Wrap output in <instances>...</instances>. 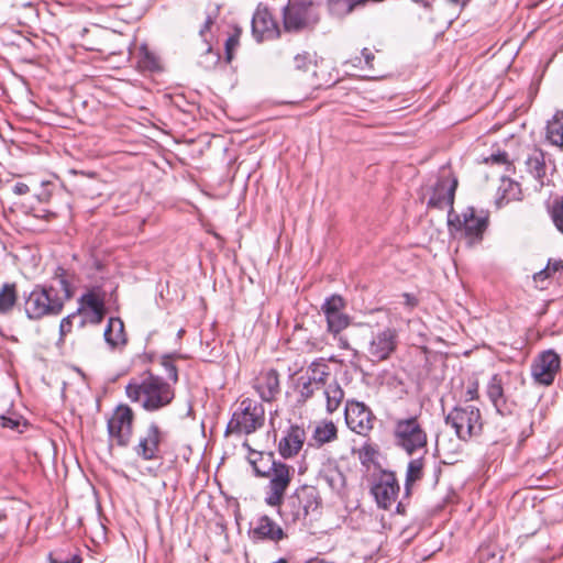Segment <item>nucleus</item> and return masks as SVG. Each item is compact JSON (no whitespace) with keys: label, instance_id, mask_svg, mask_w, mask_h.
<instances>
[{"label":"nucleus","instance_id":"nucleus-39","mask_svg":"<svg viewBox=\"0 0 563 563\" xmlns=\"http://www.w3.org/2000/svg\"><path fill=\"white\" fill-rule=\"evenodd\" d=\"M68 276V272L62 266H58L55 269L54 279L58 283L59 288L63 291V296H60V299H64V303L73 297L71 283Z\"/></svg>","mask_w":563,"mask_h":563},{"label":"nucleus","instance_id":"nucleus-42","mask_svg":"<svg viewBox=\"0 0 563 563\" xmlns=\"http://www.w3.org/2000/svg\"><path fill=\"white\" fill-rule=\"evenodd\" d=\"M177 356L176 353H167L161 356L159 364L164 368L167 377L173 383L178 382V369L174 363V358Z\"/></svg>","mask_w":563,"mask_h":563},{"label":"nucleus","instance_id":"nucleus-52","mask_svg":"<svg viewBox=\"0 0 563 563\" xmlns=\"http://www.w3.org/2000/svg\"><path fill=\"white\" fill-rule=\"evenodd\" d=\"M508 161V155L506 152H498L497 154H492L489 157L485 159L486 163L492 164H506Z\"/></svg>","mask_w":563,"mask_h":563},{"label":"nucleus","instance_id":"nucleus-21","mask_svg":"<svg viewBox=\"0 0 563 563\" xmlns=\"http://www.w3.org/2000/svg\"><path fill=\"white\" fill-rule=\"evenodd\" d=\"M79 307L78 313L87 311L88 321L92 324H99L106 314L104 297L97 294L95 290H90L78 300Z\"/></svg>","mask_w":563,"mask_h":563},{"label":"nucleus","instance_id":"nucleus-58","mask_svg":"<svg viewBox=\"0 0 563 563\" xmlns=\"http://www.w3.org/2000/svg\"><path fill=\"white\" fill-rule=\"evenodd\" d=\"M36 217L48 220L49 218L56 217V212L43 209L36 214Z\"/></svg>","mask_w":563,"mask_h":563},{"label":"nucleus","instance_id":"nucleus-10","mask_svg":"<svg viewBox=\"0 0 563 563\" xmlns=\"http://www.w3.org/2000/svg\"><path fill=\"white\" fill-rule=\"evenodd\" d=\"M134 412L128 405H119L107 421L109 439L118 446H128L133 434Z\"/></svg>","mask_w":563,"mask_h":563},{"label":"nucleus","instance_id":"nucleus-8","mask_svg":"<svg viewBox=\"0 0 563 563\" xmlns=\"http://www.w3.org/2000/svg\"><path fill=\"white\" fill-rule=\"evenodd\" d=\"M448 224L451 231L462 232L470 243L478 242L487 229L488 212L477 213L473 207H467L461 216L448 213Z\"/></svg>","mask_w":563,"mask_h":563},{"label":"nucleus","instance_id":"nucleus-6","mask_svg":"<svg viewBox=\"0 0 563 563\" xmlns=\"http://www.w3.org/2000/svg\"><path fill=\"white\" fill-rule=\"evenodd\" d=\"M265 420V410L262 404L251 398L240 401L239 409L233 412L229 421L225 434H251L262 428Z\"/></svg>","mask_w":563,"mask_h":563},{"label":"nucleus","instance_id":"nucleus-17","mask_svg":"<svg viewBox=\"0 0 563 563\" xmlns=\"http://www.w3.org/2000/svg\"><path fill=\"white\" fill-rule=\"evenodd\" d=\"M561 360L553 350H548L539 354L531 366L533 378L543 385L553 383L554 377L560 369Z\"/></svg>","mask_w":563,"mask_h":563},{"label":"nucleus","instance_id":"nucleus-44","mask_svg":"<svg viewBox=\"0 0 563 563\" xmlns=\"http://www.w3.org/2000/svg\"><path fill=\"white\" fill-rule=\"evenodd\" d=\"M552 220L556 229L563 233V196L553 203Z\"/></svg>","mask_w":563,"mask_h":563},{"label":"nucleus","instance_id":"nucleus-2","mask_svg":"<svg viewBox=\"0 0 563 563\" xmlns=\"http://www.w3.org/2000/svg\"><path fill=\"white\" fill-rule=\"evenodd\" d=\"M125 394L131 401L139 402L148 412L167 407L175 398L174 387L151 371H145L140 382L135 379L129 382Z\"/></svg>","mask_w":563,"mask_h":563},{"label":"nucleus","instance_id":"nucleus-28","mask_svg":"<svg viewBox=\"0 0 563 563\" xmlns=\"http://www.w3.org/2000/svg\"><path fill=\"white\" fill-rule=\"evenodd\" d=\"M547 157L548 154L543 150L536 147L526 159L528 172L541 185H543V178L547 174Z\"/></svg>","mask_w":563,"mask_h":563},{"label":"nucleus","instance_id":"nucleus-59","mask_svg":"<svg viewBox=\"0 0 563 563\" xmlns=\"http://www.w3.org/2000/svg\"><path fill=\"white\" fill-rule=\"evenodd\" d=\"M415 3H420L424 9H431L434 0H411Z\"/></svg>","mask_w":563,"mask_h":563},{"label":"nucleus","instance_id":"nucleus-43","mask_svg":"<svg viewBox=\"0 0 563 563\" xmlns=\"http://www.w3.org/2000/svg\"><path fill=\"white\" fill-rule=\"evenodd\" d=\"M241 29L235 27L234 32L227 38L224 44V59L229 64L233 59V53L240 44Z\"/></svg>","mask_w":563,"mask_h":563},{"label":"nucleus","instance_id":"nucleus-53","mask_svg":"<svg viewBox=\"0 0 563 563\" xmlns=\"http://www.w3.org/2000/svg\"><path fill=\"white\" fill-rule=\"evenodd\" d=\"M478 382L474 380L467 386L465 398L467 401L475 400L478 398Z\"/></svg>","mask_w":563,"mask_h":563},{"label":"nucleus","instance_id":"nucleus-23","mask_svg":"<svg viewBox=\"0 0 563 563\" xmlns=\"http://www.w3.org/2000/svg\"><path fill=\"white\" fill-rule=\"evenodd\" d=\"M499 539V533H493L478 547V563H503L505 548Z\"/></svg>","mask_w":563,"mask_h":563},{"label":"nucleus","instance_id":"nucleus-60","mask_svg":"<svg viewBox=\"0 0 563 563\" xmlns=\"http://www.w3.org/2000/svg\"><path fill=\"white\" fill-rule=\"evenodd\" d=\"M265 519V523H261L258 528H268V529H272V528H278L273 521H271L268 518H264Z\"/></svg>","mask_w":563,"mask_h":563},{"label":"nucleus","instance_id":"nucleus-55","mask_svg":"<svg viewBox=\"0 0 563 563\" xmlns=\"http://www.w3.org/2000/svg\"><path fill=\"white\" fill-rule=\"evenodd\" d=\"M48 559H49L51 563H81V561H82V559L78 554H74L70 559H68L66 561H59V560L55 559L53 556V554L51 553Z\"/></svg>","mask_w":563,"mask_h":563},{"label":"nucleus","instance_id":"nucleus-50","mask_svg":"<svg viewBox=\"0 0 563 563\" xmlns=\"http://www.w3.org/2000/svg\"><path fill=\"white\" fill-rule=\"evenodd\" d=\"M294 62H295L296 69L307 70V66L310 63L309 54L308 53L297 54L294 58Z\"/></svg>","mask_w":563,"mask_h":563},{"label":"nucleus","instance_id":"nucleus-36","mask_svg":"<svg viewBox=\"0 0 563 563\" xmlns=\"http://www.w3.org/2000/svg\"><path fill=\"white\" fill-rule=\"evenodd\" d=\"M366 0H328V8L332 15L343 16L349 14L357 4Z\"/></svg>","mask_w":563,"mask_h":563},{"label":"nucleus","instance_id":"nucleus-38","mask_svg":"<svg viewBox=\"0 0 563 563\" xmlns=\"http://www.w3.org/2000/svg\"><path fill=\"white\" fill-rule=\"evenodd\" d=\"M205 52L200 55L198 64L206 70H211L221 60V54L219 51L213 49L210 41H208Z\"/></svg>","mask_w":563,"mask_h":563},{"label":"nucleus","instance_id":"nucleus-11","mask_svg":"<svg viewBox=\"0 0 563 563\" xmlns=\"http://www.w3.org/2000/svg\"><path fill=\"white\" fill-rule=\"evenodd\" d=\"M345 422L355 433L367 437L374 428L376 417L362 401L347 400L344 409Z\"/></svg>","mask_w":563,"mask_h":563},{"label":"nucleus","instance_id":"nucleus-45","mask_svg":"<svg viewBox=\"0 0 563 563\" xmlns=\"http://www.w3.org/2000/svg\"><path fill=\"white\" fill-rule=\"evenodd\" d=\"M316 539L322 541V544L314 547L319 554L327 553L335 548V541L325 530L321 531L320 536L317 537Z\"/></svg>","mask_w":563,"mask_h":563},{"label":"nucleus","instance_id":"nucleus-3","mask_svg":"<svg viewBox=\"0 0 563 563\" xmlns=\"http://www.w3.org/2000/svg\"><path fill=\"white\" fill-rule=\"evenodd\" d=\"M321 500L314 486L298 487L280 506L279 514L286 525H307V518L317 514Z\"/></svg>","mask_w":563,"mask_h":563},{"label":"nucleus","instance_id":"nucleus-48","mask_svg":"<svg viewBox=\"0 0 563 563\" xmlns=\"http://www.w3.org/2000/svg\"><path fill=\"white\" fill-rule=\"evenodd\" d=\"M78 314V312L70 313L63 318L59 323V335L60 339H64L73 329V319Z\"/></svg>","mask_w":563,"mask_h":563},{"label":"nucleus","instance_id":"nucleus-35","mask_svg":"<svg viewBox=\"0 0 563 563\" xmlns=\"http://www.w3.org/2000/svg\"><path fill=\"white\" fill-rule=\"evenodd\" d=\"M324 395L327 399V411L329 413H332L341 405V401L344 397V391L341 388L340 384L336 380H334L333 383H330L327 386V388L324 389Z\"/></svg>","mask_w":563,"mask_h":563},{"label":"nucleus","instance_id":"nucleus-16","mask_svg":"<svg viewBox=\"0 0 563 563\" xmlns=\"http://www.w3.org/2000/svg\"><path fill=\"white\" fill-rule=\"evenodd\" d=\"M457 188V179L453 175H442L437 180L432 194L429 198L428 206L437 209L450 208L449 213L453 214V203L455 190Z\"/></svg>","mask_w":563,"mask_h":563},{"label":"nucleus","instance_id":"nucleus-22","mask_svg":"<svg viewBox=\"0 0 563 563\" xmlns=\"http://www.w3.org/2000/svg\"><path fill=\"white\" fill-rule=\"evenodd\" d=\"M328 375L329 373L321 369L319 364H311L307 371V375L298 378V388L301 400L306 401L311 398L314 390L319 389L320 386L324 384V379Z\"/></svg>","mask_w":563,"mask_h":563},{"label":"nucleus","instance_id":"nucleus-29","mask_svg":"<svg viewBox=\"0 0 563 563\" xmlns=\"http://www.w3.org/2000/svg\"><path fill=\"white\" fill-rule=\"evenodd\" d=\"M547 140L555 146L563 148V110H556L545 126Z\"/></svg>","mask_w":563,"mask_h":563},{"label":"nucleus","instance_id":"nucleus-27","mask_svg":"<svg viewBox=\"0 0 563 563\" xmlns=\"http://www.w3.org/2000/svg\"><path fill=\"white\" fill-rule=\"evenodd\" d=\"M137 69L143 74H157L164 69L159 56L152 52L146 44H142L139 48Z\"/></svg>","mask_w":563,"mask_h":563},{"label":"nucleus","instance_id":"nucleus-32","mask_svg":"<svg viewBox=\"0 0 563 563\" xmlns=\"http://www.w3.org/2000/svg\"><path fill=\"white\" fill-rule=\"evenodd\" d=\"M18 300L16 285L4 283L0 289V314L9 313Z\"/></svg>","mask_w":563,"mask_h":563},{"label":"nucleus","instance_id":"nucleus-31","mask_svg":"<svg viewBox=\"0 0 563 563\" xmlns=\"http://www.w3.org/2000/svg\"><path fill=\"white\" fill-rule=\"evenodd\" d=\"M498 191L500 195L496 202L499 207L508 203L511 200L519 199V195L521 194L520 185L509 178L501 179V185L499 186Z\"/></svg>","mask_w":563,"mask_h":563},{"label":"nucleus","instance_id":"nucleus-63","mask_svg":"<svg viewBox=\"0 0 563 563\" xmlns=\"http://www.w3.org/2000/svg\"><path fill=\"white\" fill-rule=\"evenodd\" d=\"M470 1L471 0H449V2H451V3L461 4V5H465Z\"/></svg>","mask_w":563,"mask_h":563},{"label":"nucleus","instance_id":"nucleus-40","mask_svg":"<svg viewBox=\"0 0 563 563\" xmlns=\"http://www.w3.org/2000/svg\"><path fill=\"white\" fill-rule=\"evenodd\" d=\"M344 308H345V300L343 299L342 296L336 295V294L327 297L324 299L323 303L321 305V311L324 314V317L332 314V313L340 312V311L344 310Z\"/></svg>","mask_w":563,"mask_h":563},{"label":"nucleus","instance_id":"nucleus-9","mask_svg":"<svg viewBox=\"0 0 563 563\" xmlns=\"http://www.w3.org/2000/svg\"><path fill=\"white\" fill-rule=\"evenodd\" d=\"M399 490L400 486L393 471L379 468L377 474L372 475L371 494L379 508L390 509Z\"/></svg>","mask_w":563,"mask_h":563},{"label":"nucleus","instance_id":"nucleus-15","mask_svg":"<svg viewBox=\"0 0 563 563\" xmlns=\"http://www.w3.org/2000/svg\"><path fill=\"white\" fill-rule=\"evenodd\" d=\"M252 35L257 43L274 40L279 36V27L267 7L258 5L252 22Z\"/></svg>","mask_w":563,"mask_h":563},{"label":"nucleus","instance_id":"nucleus-5","mask_svg":"<svg viewBox=\"0 0 563 563\" xmlns=\"http://www.w3.org/2000/svg\"><path fill=\"white\" fill-rule=\"evenodd\" d=\"M393 434L395 445L408 455L427 451L428 435L417 416L396 420Z\"/></svg>","mask_w":563,"mask_h":563},{"label":"nucleus","instance_id":"nucleus-61","mask_svg":"<svg viewBox=\"0 0 563 563\" xmlns=\"http://www.w3.org/2000/svg\"><path fill=\"white\" fill-rule=\"evenodd\" d=\"M339 346L341 349L349 350L350 349V343H349L347 339L340 336L339 338Z\"/></svg>","mask_w":563,"mask_h":563},{"label":"nucleus","instance_id":"nucleus-62","mask_svg":"<svg viewBox=\"0 0 563 563\" xmlns=\"http://www.w3.org/2000/svg\"><path fill=\"white\" fill-rule=\"evenodd\" d=\"M396 511L398 514H405L406 509H405V504L402 500H400L397 505H396Z\"/></svg>","mask_w":563,"mask_h":563},{"label":"nucleus","instance_id":"nucleus-64","mask_svg":"<svg viewBox=\"0 0 563 563\" xmlns=\"http://www.w3.org/2000/svg\"><path fill=\"white\" fill-rule=\"evenodd\" d=\"M184 332H185V330H184V329H180V330L178 331V336H181Z\"/></svg>","mask_w":563,"mask_h":563},{"label":"nucleus","instance_id":"nucleus-13","mask_svg":"<svg viewBox=\"0 0 563 563\" xmlns=\"http://www.w3.org/2000/svg\"><path fill=\"white\" fill-rule=\"evenodd\" d=\"M485 391L497 415L509 417L515 413L517 402L506 395L503 378L499 374H494L489 378Z\"/></svg>","mask_w":563,"mask_h":563},{"label":"nucleus","instance_id":"nucleus-46","mask_svg":"<svg viewBox=\"0 0 563 563\" xmlns=\"http://www.w3.org/2000/svg\"><path fill=\"white\" fill-rule=\"evenodd\" d=\"M218 10L219 9L217 8L212 13L207 14L206 20L199 30V35L205 43H208L209 41L207 33L210 31L211 26L214 24L218 18Z\"/></svg>","mask_w":563,"mask_h":563},{"label":"nucleus","instance_id":"nucleus-19","mask_svg":"<svg viewBox=\"0 0 563 563\" xmlns=\"http://www.w3.org/2000/svg\"><path fill=\"white\" fill-rule=\"evenodd\" d=\"M253 388L262 401H274L282 391L278 372L274 368L261 371L254 378Z\"/></svg>","mask_w":563,"mask_h":563},{"label":"nucleus","instance_id":"nucleus-12","mask_svg":"<svg viewBox=\"0 0 563 563\" xmlns=\"http://www.w3.org/2000/svg\"><path fill=\"white\" fill-rule=\"evenodd\" d=\"M166 433L156 422H151L143 435L140 437L137 444L133 448L137 457L143 461H156L162 459L161 444L164 442Z\"/></svg>","mask_w":563,"mask_h":563},{"label":"nucleus","instance_id":"nucleus-57","mask_svg":"<svg viewBox=\"0 0 563 563\" xmlns=\"http://www.w3.org/2000/svg\"><path fill=\"white\" fill-rule=\"evenodd\" d=\"M362 57L364 58V63L366 66L372 67V62L374 60V54L368 48L362 49Z\"/></svg>","mask_w":563,"mask_h":563},{"label":"nucleus","instance_id":"nucleus-41","mask_svg":"<svg viewBox=\"0 0 563 563\" xmlns=\"http://www.w3.org/2000/svg\"><path fill=\"white\" fill-rule=\"evenodd\" d=\"M358 460L363 466H365L367 470L369 468L371 464H377L376 457L378 455V450L376 446L371 444L369 442H365L358 450Z\"/></svg>","mask_w":563,"mask_h":563},{"label":"nucleus","instance_id":"nucleus-4","mask_svg":"<svg viewBox=\"0 0 563 563\" xmlns=\"http://www.w3.org/2000/svg\"><path fill=\"white\" fill-rule=\"evenodd\" d=\"M64 309V299H60L57 289L53 286L36 285L24 297V311L30 320H41L45 317H56Z\"/></svg>","mask_w":563,"mask_h":563},{"label":"nucleus","instance_id":"nucleus-47","mask_svg":"<svg viewBox=\"0 0 563 563\" xmlns=\"http://www.w3.org/2000/svg\"><path fill=\"white\" fill-rule=\"evenodd\" d=\"M563 269V261L562 260H550L548 262V265L541 271L539 272L534 278H538V277H541V276H544V277H550L552 276V274L559 272Z\"/></svg>","mask_w":563,"mask_h":563},{"label":"nucleus","instance_id":"nucleus-24","mask_svg":"<svg viewBox=\"0 0 563 563\" xmlns=\"http://www.w3.org/2000/svg\"><path fill=\"white\" fill-rule=\"evenodd\" d=\"M71 174L77 176L75 181V189L84 197L93 199L100 195V184L97 174L71 170Z\"/></svg>","mask_w":563,"mask_h":563},{"label":"nucleus","instance_id":"nucleus-37","mask_svg":"<svg viewBox=\"0 0 563 563\" xmlns=\"http://www.w3.org/2000/svg\"><path fill=\"white\" fill-rule=\"evenodd\" d=\"M285 530H249V538L254 543H260L266 540L279 541L287 538Z\"/></svg>","mask_w":563,"mask_h":563},{"label":"nucleus","instance_id":"nucleus-25","mask_svg":"<svg viewBox=\"0 0 563 563\" xmlns=\"http://www.w3.org/2000/svg\"><path fill=\"white\" fill-rule=\"evenodd\" d=\"M318 479L323 482L335 494H341L346 484L345 475L338 464L323 466L319 472Z\"/></svg>","mask_w":563,"mask_h":563},{"label":"nucleus","instance_id":"nucleus-33","mask_svg":"<svg viewBox=\"0 0 563 563\" xmlns=\"http://www.w3.org/2000/svg\"><path fill=\"white\" fill-rule=\"evenodd\" d=\"M338 437V429L332 421H324L319 423L313 431L312 440L318 446L335 440Z\"/></svg>","mask_w":563,"mask_h":563},{"label":"nucleus","instance_id":"nucleus-34","mask_svg":"<svg viewBox=\"0 0 563 563\" xmlns=\"http://www.w3.org/2000/svg\"><path fill=\"white\" fill-rule=\"evenodd\" d=\"M327 331L334 336L340 334L351 323V318L343 310L325 317Z\"/></svg>","mask_w":563,"mask_h":563},{"label":"nucleus","instance_id":"nucleus-26","mask_svg":"<svg viewBox=\"0 0 563 563\" xmlns=\"http://www.w3.org/2000/svg\"><path fill=\"white\" fill-rule=\"evenodd\" d=\"M106 343L110 349H117L126 344V336L124 332V324L120 318L111 317L108 320L107 327L103 332Z\"/></svg>","mask_w":563,"mask_h":563},{"label":"nucleus","instance_id":"nucleus-54","mask_svg":"<svg viewBox=\"0 0 563 563\" xmlns=\"http://www.w3.org/2000/svg\"><path fill=\"white\" fill-rule=\"evenodd\" d=\"M12 191L15 195L22 196V195H26L30 191V188L26 184L19 181L13 185Z\"/></svg>","mask_w":563,"mask_h":563},{"label":"nucleus","instance_id":"nucleus-30","mask_svg":"<svg viewBox=\"0 0 563 563\" xmlns=\"http://www.w3.org/2000/svg\"><path fill=\"white\" fill-rule=\"evenodd\" d=\"M423 465L424 459L422 456L417 459H411L408 462L406 478H405V496L409 497L411 494V486L417 481H420L423 476Z\"/></svg>","mask_w":563,"mask_h":563},{"label":"nucleus","instance_id":"nucleus-7","mask_svg":"<svg viewBox=\"0 0 563 563\" xmlns=\"http://www.w3.org/2000/svg\"><path fill=\"white\" fill-rule=\"evenodd\" d=\"M446 426L454 429L455 435L461 441H468L482 432V415L477 407L455 406L444 418Z\"/></svg>","mask_w":563,"mask_h":563},{"label":"nucleus","instance_id":"nucleus-14","mask_svg":"<svg viewBox=\"0 0 563 563\" xmlns=\"http://www.w3.org/2000/svg\"><path fill=\"white\" fill-rule=\"evenodd\" d=\"M398 334L394 328H385L373 334L368 344V354L372 362H382L389 358L396 351Z\"/></svg>","mask_w":563,"mask_h":563},{"label":"nucleus","instance_id":"nucleus-18","mask_svg":"<svg viewBox=\"0 0 563 563\" xmlns=\"http://www.w3.org/2000/svg\"><path fill=\"white\" fill-rule=\"evenodd\" d=\"M311 2H291L283 9V25L286 32H299L310 21Z\"/></svg>","mask_w":563,"mask_h":563},{"label":"nucleus","instance_id":"nucleus-51","mask_svg":"<svg viewBox=\"0 0 563 563\" xmlns=\"http://www.w3.org/2000/svg\"><path fill=\"white\" fill-rule=\"evenodd\" d=\"M55 186L52 183H43L42 190L37 194V198L42 202H47L52 198V189Z\"/></svg>","mask_w":563,"mask_h":563},{"label":"nucleus","instance_id":"nucleus-56","mask_svg":"<svg viewBox=\"0 0 563 563\" xmlns=\"http://www.w3.org/2000/svg\"><path fill=\"white\" fill-rule=\"evenodd\" d=\"M402 298L405 299V306L409 308H413L418 305V299L411 294L405 292L402 294Z\"/></svg>","mask_w":563,"mask_h":563},{"label":"nucleus","instance_id":"nucleus-20","mask_svg":"<svg viewBox=\"0 0 563 563\" xmlns=\"http://www.w3.org/2000/svg\"><path fill=\"white\" fill-rule=\"evenodd\" d=\"M306 440V431L299 424H290L278 443V452L284 459L294 457L302 449Z\"/></svg>","mask_w":563,"mask_h":563},{"label":"nucleus","instance_id":"nucleus-49","mask_svg":"<svg viewBox=\"0 0 563 563\" xmlns=\"http://www.w3.org/2000/svg\"><path fill=\"white\" fill-rule=\"evenodd\" d=\"M0 424L3 428H9L11 430L21 432V430H20L21 418L20 417H7V416L1 415L0 416Z\"/></svg>","mask_w":563,"mask_h":563},{"label":"nucleus","instance_id":"nucleus-1","mask_svg":"<svg viewBox=\"0 0 563 563\" xmlns=\"http://www.w3.org/2000/svg\"><path fill=\"white\" fill-rule=\"evenodd\" d=\"M243 448L247 450V461L254 475L269 478L265 501L269 506H278L290 484V467L280 461H276L274 452L256 451L247 442L243 443Z\"/></svg>","mask_w":563,"mask_h":563}]
</instances>
